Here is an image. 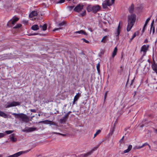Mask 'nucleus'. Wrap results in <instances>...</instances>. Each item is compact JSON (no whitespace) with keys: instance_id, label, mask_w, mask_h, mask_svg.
Returning <instances> with one entry per match:
<instances>
[{"instance_id":"1","label":"nucleus","mask_w":157,"mask_h":157,"mask_svg":"<svg viewBox=\"0 0 157 157\" xmlns=\"http://www.w3.org/2000/svg\"><path fill=\"white\" fill-rule=\"evenodd\" d=\"M136 20V15L133 14L128 16V24L127 26V31H129L133 27Z\"/></svg>"},{"instance_id":"2","label":"nucleus","mask_w":157,"mask_h":157,"mask_svg":"<svg viewBox=\"0 0 157 157\" xmlns=\"http://www.w3.org/2000/svg\"><path fill=\"white\" fill-rule=\"evenodd\" d=\"M12 114L14 116L15 118L21 119V121L27 123L29 121L28 117L24 113H12Z\"/></svg>"},{"instance_id":"3","label":"nucleus","mask_w":157,"mask_h":157,"mask_svg":"<svg viewBox=\"0 0 157 157\" xmlns=\"http://www.w3.org/2000/svg\"><path fill=\"white\" fill-rule=\"evenodd\" d=\"M100 9V6L98 5L94 6L89 5L87 7L86 10L88 12L92 11L94 13L99 11Z\"/></svg>"},{"instance_id":"4","label":"nucleus","mask_w":157,"mask_h":157,"mask_svg":"<svg viewBox=\"0 0 157 157\" xmlns=\"http://www.w3.org/2000/svg\"><path fill=\"white\" fill-rule=\"evenodd\" d=\"M115 0H105L102 3L103 9H105L108 6H112L114 3Z\"/></svg>"},{"instance_id":"5","label":"nucleus","mask_w":157,"mask_h":157,"mask_svg":"<svg viewBox=\"0 0 157 157\" xmlns=\"http://www.w3.org/2000/svg\"><path fill=\"white\" fill-rule=\"evenodd\" d=\"M19 19L17 17L14 16L8 22L7 25L9 27H12V25H14L18 20Z\"/></svg>"},{"instance_id":"6","label":"nucleus","mask_w":157,"mask_h":157,"mask_svg":"<svg viewBox=\"0 0 157 157\" xmlns=\"http://www.w3.org/2000/svg\"><path fill=\"white\" fill-rule=\"evenodd\" d=\"M20 105L18 102L13 101L12 102H7V104L5 105V107L6 108H8L11 107L15 106Z\"/></svg>"},{"instance_id":"7","label":"nucleus","mask_w":157,"mask_h":157,"mask_svg":"<svg viewBox=\"0 0 157 157\" xmlns=\"http://www.w3.org/2000/svg\"><path fill=\"white\" fill-rule=\"evenodd\" d=\"M84 5L80 4H78L74 9L75 11L79 12L83 9Z\"/></svg>"},{"instance_id":"8","label":"nucleus","mask_w":157,"mask_h":157,"mask_svg":"<svg viewBox=\"0 0 157 157\" xmlns=\"http://www.w3.org/2000/svg\"><path fill=\"white\" fill-rule=\"evenodd\" d=\"M36 130L37 128L36 127H28L22 130V131L24 132H33Z\"/></svg>"},{"instance_id":"9","label":"nucleus","mask_w":157,"mask_h":157,"mask_svg":"<svg viewBox=\"0 0 157 157\" xmlns=\"http://www.w3.org/2000/svg\"><path fill=\"white\" fill-rule=\"evenodd\" d=\"M148 45L147 44L144 45L142 47L141 50V53H142V52L143 53V56H144L145 55L146 52L148 49Z\"/></svg>"},{"instance_id":"10","label":"nucleus","mask_w":157,"mask_h":157,"mask_svg":"<svg viewBox=\"0 0 157 157\" xmlns=\"http://www.w3.org/2000/svg\"><path fill=\"white\" fill-rule=\"evenodd\" d=\"M75 33L77 36H80L81 35H84L87 36L88 35L87 33L84 30H82L76 31L75 32Z\"/></svg>"},{"instance_id":"11","label":"nucleus","mask_w":157,"mask_h":157,"mask_svg":"<svg viewBox=\"0 0 157 157\" xmlns=\"http://www.w3.org/2000/svg\"><path fill=\"white\" fill-rule=\"evenodd\" d=\"M41 122H43L44 123L46 124H49L50 125H54L55 126H57V124L56 123L51 121H48V120H45L41 121Z\"/></svg>"},{"instance_id":"12","label":"nucleus","mask_w":157,"mask_h":157,"mask_svg":"<svg viewBox=\"0 0 157 157\" xmlns=\"http://www.w3.org/2000/svg\"><path fill=\"white\" fill-rule=\"evenodd\" d=\"M121 22L120 21L119 25L118 26L116 32L115 33V35L116 36V39H119V36L120 33V24Z\"/></svg>"},{"instance_id":"13","label":"nucleus","mask_w":157,"mask_h":157,"mask_svg":"<svg viewBox=\"0 0 157 157\" xmlns=\"http://www.w3.org/2000/svg\"><path fill=\"white\" fill-rule=\"evenodd\" d=\"M25 151H19L14 154L13 155H10L7 157H18L23 153H25Z\"/></svg>"},{"instance_id":"14","label":"nucleus","mask_w":157,"mask_h":157,"mask_svg":"<svg viewBox=\"0 0 157 157\" xmlns=\"http://www.w3.org/2000/svg\"><path fill=\"white\" fill-rule=\"evenodd\" d=\"M80 95L81 94L79 93H78L75 96L73 103V105L75 104V102L78 100L80 96Z\"/></svg>"},{"instance_id":"15","label":"nucleus","mask_w":157,"mask_h":157,"mask_svg":"<svg viewBox=\"0 0 157 157\" xmlns=\"http://www.w3.org/2000/svg\"><path fill=\"white\" fill-rule=\"evenodd\" d=\"M151 16L148 17L146 20V22H145V23L144 25V26L143 27V29H142V31L143 32H144V30L145 29V28H146V27L147 25V24H148V22L149 21H150V20L151 19Z\"/></svg>"},{"instance_id":"16","label":"nucleus","mask_w":157,"mask_h":157,"mask_svg":"<svg viewBox=\"0 0 157 157\" xmlns=\"http://www.w3.org/2000/svg\"><path fill=\"white\" fill-rule=\"evenodd\" d=\"M38 15V13L37 11H33L29 15V17H33V16H36Z\"/></svg>"},{"instance_id":"17","label":"nucleus","mask_w":157,"mask_h":157,"mask_svg":"<svg viewBox=\"0 0 157 157\" xmlns=\"http://www.w3.org/2000/svg\"><path fill=\"white\" fill-rule=\"evenodd\" d=\"M67 116L68 114H66L63 117L60 119V121L61 123H63L65 122L67 118Z\"/></svg>"},{"instance_id":"18","label":"nucleus","mask_w":157,"mask_h":157,"mask_svg":"<svg viewBox=\"0 0 157 157\" xmlns=\"http://www.w3.org/2000/svg\"><path fill=\"white\" fill-rule=\"evenodd\" d=\"M39 27L44 31H45L47 28V24H45L43 25H40Z\"/></svg>"},{"instance_id":"19","label":"nucleus","mask_w":157,"mask_h":157,"mask_svg":"<svg viewBox=\"0 0 157 157\" xmlns=\"http://www.w3.org/2000/svg\"><path fill=\"white\" fill-rule=\"evenodd\" d=\"M14 135V134H13L10 136V139L12 142H15L17 140V138H15L13 136Z\"/></svg>"},{"instance_id":"20","label":"nucleus","mask_w":157,"mask_h":157,"mask_svg":"<svg viewBox=\"0 0 157 157\" xmlns=\"http://www.w3.org/2000/svg\"><path fill=\"white\" fill-rule=\"evenodd\" d=\"M132 145H129L128 146V149L124 151L123 152L124 153H126L128 152L131 150V148H132Z\"/></svg>"},{"instance_id":"21","label":"nucleus","mask_w":157,"mask_h":157,"mask_svg":"<svg viewBox=\"0 0 157 157\" xmlns=\"http://www.w3.org/2000/svg\"><path fill=\"white\" fill-rule=\"evenodd\" d=\"M134 9V5L132 4L129 8V13H132L133 12Z\"/></svg>"},{"instance_id":"22","label":"nucleus","mask_w":157,"mask_h":157,"mask_svg":"<svg viewBox=\"0 0 157 157\" xmlns=\"http://www.w3.org/2000/svg\"><path fill=\"white\" fill-rule=\"evenodd\" d=\"M0 116L4 118H7V115L4 112L0 110Z\"/></svg>"},{"instance_id":"23","label":"nucleus","mask_w":157,"mask_h":157,"mask_svg":"<svg viewBox=\"0 0 157 157\" xmlns=\"http://www.w3.org/2000/svg\"><path fill=\"white\" fill-rule=\"evenodd\" d=\"M152 67L153 70L157 73V65L155 64L154 63L152 64Z\"/></svg>"},{"instance_id":"24","label":"nucleus","mask_w":157,"mask_h":157,"mask_svg":"<svg viewBox=\"0 0 157 157\" xmlns=\"http://www.w3.org/2000/svg\"><path fill=\"white\" fill-rule=\"evenodd\" d=\"M31 29L33 30L36 31L39 29V26L38 25H33L31 27Z\"/></svg>"},{"instance_id":"25","label":"nucleus","mask_w":157,"mask_h":157,"mask_svg":"<svg viewBox=\"0 0 157 157\" xmlns=\"http://www.w3.org/2000/svg\"><path fill=\"white\" fill-rule=\"evenodd\" d=\"M117 47L114 48L113 52L112 54V56L114 57L116 55L117 52Z\"/></svg>"},{"instance_id":"26","label":"nucleus","mask_w":157,"mask_h":157,"mask_svg":"<svg viewBox=\"0 0 157 157\" xmlns=\"http://www.w3.org/2000/svg\"><path fill=\"white\" fill-rule=\"evenodd\" d=\"M138 32L137 31L135 32L130 39H133L136 36L138 35Z\"/></svg>"},{"instance_id":"27","label":"nucleus","mask_w":157,"mask_h":157,"mask_svg":"<svg viewBox=\"0 0 157 157\" xmlns=\"http://www.w3.org/2000/svg\"><path fill=\"white\" fill-rule=\"evenodd\" d=\"M93 153L92 152L90 151L86 153L84 155V157H86L89 155H90Z\"/></svg>"},{"instance_id":"28","label":"nucleus","mask_w":157,"mask_h":157,"mask_svg":"<svg viewBox=\"0 0 157 157\" xmlns=\"http://www.w3.org/2000/svg\"><path fill=\"white\" fill-rule=\"evenodd\" d=\"M100 64L99 63L97 64V65L96 66L97 69L98 73H100Z\"/></svg>"},{"instance_id":"29","label":"nucleus","mask_w":157,"mask_h":157,"mask_svg":"<svg viewBox=\"0 0 157 157\" xmlns=\"http://www.w3.org/2000/svg\"><path fill=\"white\" fill-rule=\"evenodd\" d=\"M101 132V131L100 130H98L94 134V138H95L97 135L99 134Z\"/></svg>"},{"instance_id":"30","label":"nucleus","mask_w":157,"mask_h":157,"mask_svg":"<svg viewBox=\"0 0 157 157\" xmlns=\"http://www.w3.org/2000/svg\"><path fill=\"white\" fill-rule=\"evenodd\" d=\"M21 25H22L21 24H17L13 27V29H18L20 28L21 27Z\"/></svg>"},{"instance_id":"31","label":"nucleus","mask_w":157,"mask_h":157,"mask_svg":"<svg viewBox=\"0 0 157 157\" xmlns=\"http://www.w3.org/2000/svg\"><path fill=\"white\" fill-rule=\"evenodd\" d=\"M66 24V23L65 22H61L59 23V25L58 26H59L61 27V26H62L63 25H64Z\"/></svg>"},{"instance_id":"32","label":"nucleus","mask_w":157,"mask_h":157,"mask_svg":"<svg viewBox=\"0 0 157 157\" xmlns=\"http://www.w3.org/2000/svg\"><path fill=\"white\" fill-rule=\"evenodd\" d=\"M13 131L12 130H8L6 131L5 132L7 134H9L12 133L13 132Z\"/></svg>"},{"instance_id":"33","label":"nucleus","mask_w":157,"mask_h":157,"mask_svg":"<svg viewBox=\"0 0 157 157\" xmlns=\"http://www.w3.org/2000/svg\"><path fill=\"white\" fill-rule=\"evenodd\" d=\"M98 147V146L94 147L93 148L91 151L92 152H93L94 151H95L97 149Z\"/></svg>"},{"instance_id":"34","label":"nucleus","mask_w":157,"mask_h":157,"mask_svg":"<svg viewBox=\"0 0 157 157\" xmlns=\"http://www.w3.org/2000/svg\"><path fill=\"white\" fill-rule=\"evenodd\" d=\"M52 134H56L59 135H61L63 136H64L65 135L64 134H61V133H59L56 132H52Z\"/></svg>"},{"instance_id":"35","label":"nucleus","mask_w":157,"mask_h":157,"mask_svg":"<svg viewBox=\"0 0 157 157\" xmlns=\"http://www.w3.org/2000/svg\"><path fill=\"white\" fill-rule=\"evenodd\" d=\"M6 134L4 133H0V138L3 137Z\"/></svg>"},{"instance_id":"36","label":"nucleus","mask_w":157,"mask_h":157,"mask_svg":"<svg viewBox=\"0 0 157 157\" xmlns=\"http://www.w3.org/2000/svg\"><path fill=\"white\" fill-rule=\"evenodd\" d=\"M86 11L85 10H84V11L82 13H81L80 14V15L81 16H84L86 14Z\"/></svg>"},{"instance_id":"37","label":"nucleus","mask_w":157,"mask_h":157,"mask_svg":"<svg viewBox=\"0 0 157 157\" xmlns=\"http://www.w3.org/2000/svg\"><path fill=\"white\" fill-rule=\"evenodd\" d=\"M124 138V136H123L122 137V138L119 141V142L121 144L123 143Z\"/></svg>"},{"instance_id":"38","label":"nucleus","mask_w":157,"mask_h":157,"mask_svg":"<svg viewBox=\"0 0 157 157\" xmlns=\"http://www.w3.org/2000/svg\"><path fill=\"white\" fill-rule=\"evenodd\" d=\"M148 145V144L147 143H145L144 144L141 146H142V147H144V146H146V145Z\"/></svg>"},{"instance_id":"39","label":"nucleus","mask_w":157,"mask_h":157,"mask_svg":"<svg viewBox=\"0 0 157 157\" xmlns=\"http://www.w3.org/2000/svg\"><path fill=\"white\" fill-rule=\"evenodd\" d=\"M65 0H59L58 2V3H61L64 2Z\"/></svg>"},{"instance_id":"40","label":"nucleus","mask_w":157,"mask_h":157,"mask_svg":"<svg viewBox=\"0 0 157 157\" xmlns=\"http://www.w3.org/2000/svg\"><path fill=\"white\" fill-rule=\"evenodd\" d=\"M83 42H85L86 43H89L90 41L87 40H83Z\"/></svg>"},{"instance_id":"41","label":"nucleus","mask_w":157,"mask_h":157,"mask_svg":"<svg viewBox=\"0 0 157 157\" xmlns=\"http://www.w3.org/2000/svg\"><path fill=\"white\" fill-rule=\"evenodd\" d=\"M61 29V28H56V29H54L53 31H55L56 30H59Z\"/></svg>"},{"instance_id":"42","label":"nucleus","mask_w":157,"mask_h":157,"mask_svg":"<svg viewBox=\"0 0 157 157\" xmlns=\"http://www.w3.org/2000/svg\"><path fill=\"white\" fill-rule=\"evenodd\" d=\"M142 148V146H137L136 147V148L137 149H140Z\"/></svg>"},{"instance_id":"43","label":"nucleus","mask_w":157,"mask_h":157,"mask_svg":"<svg viewBox=\"0 0 157 157\" xmlns=\"http://www.w3.org/2000/svg\"><path fill=\"white\" fill-rule=\"evenodd\" d=\"M74 6H69L68 7L70 10H71L73 8Z\"/></svg>"},{"instance_id":"44","label":"nucleus","mask_w":157,"mask_h":157,"mask_svg":"<svg viewBox=\"0 0 157 157\" xmlns=\"http://www.w3.org/2000/svg\"><path fill=\"white\" fill-rule=\"evenodd\" d=\"M31 112L33 113H36V110L35 109H31L30 110Z\"/></svg>"},{"instance_id":"45","label":"nucleus","mask_w":157,"mask_h":157,"mask_svg":"<svg viewBox=\"0 0 157 157\" xmlns=\"http://www.w3.org/2000/svg\"><path fill=\"white\" fill-rule=\"evenodd\" d=\"M114 128H113L112 129V130L110 132V134L112 135L113 132L114 131Z\"/></svg>"},{"instance_id":"46","label":"nucleus","mask_w":157,"mask_h":157,"mask_svg":"<svg viewBox=\"0 0 157 157\" xmlns=\"http://www.w3.org/2000/svg\"><path fill=\"white\" fill-rule=\"evenodd\" d=\"M56 126V127L51 126V128L53 129H56L57 128V126Z\"/></svg>"},{"instance_id":"47","label":"nucleus","mask_w":157,"mask_h":157,"mask_svg":"<svg viewBox=\"0 0 157 157\" xmlns=\"http://www.w3.org/2000/svg\"><path fill=\"white\" fill-rule=\"evenodd\" d=\"M101 42L103 43H105L106 42V40H101Z\"/></svg>"},{"instance_id":"48","label":"nucleus","mask_w":157,"mask_h":157,"mask_svg":"<svg viewBox=\"0 0 157 157\" xmlns=\"http://www.w3.org/2000/svg\"><path fill=\"white\" fill-rule=\"evenodd\" d=\"M154 21L153 20L151 23V27L154 24Z\"/></svg>"},{"instance_id":"49","label":"nucleus","mask_w":157,"mask_h":157,"mask_svg":"<svg viewBox=\"0 0 157 157\" xmlns=\"http://www.w3.org/2000/svg\"><path fill=\"white\" fill-rule=\"evenodd\" d=\"M154 131L155 133L157 134V129H155L154 130Z\"/></svg>"},{"instance_id":"50","label":"nucleus","mask_w":157,"mask_h":157,"mask_svg":"<svg viewBox=\"0 0 157 157\" xmlns=\"http://www.w3.org/2000/svg\"><path fill=\"white\" fill-rule=\"evenodd\" d=\"M107 37V36H104L102 38V39H105Z\"/></svg>"},{"instance_id":"51","label":"nucleus","mask_w":157,"mask_h":157,"mask_svg":"<svg viewBox=\"0 0 157 157\" xmlns=\"http://www.w3.org/2000/svg\"><path fill=\"white\" fill-rule=\"evenodd\" d=\"M88 30H89V31H90L91 32H92V30L91 29V28H89V29H88Z\"/></svg>"},{"instance_id":"52","label":"nucleus","mask_w":157,"mask_h":157,"mask_svg":"<svg viewBox=\"0 0 157 157\" xmlns=\"http://www.w3.org/2000/svg\"><path fill=\"white\" fill-rule=\"evenodd\" d=\"M144 126V123H143V124L142 125H141L140 126L141 127H143Z\"/></svg>"},{"instance_id":"53","label":"nucleus","mask_w":157,"mask_h":157,"mask_svg":"<svg viewBox=\"0 0 157 157\" xmlns=\"http://www.w3.org/2000/svg\"><path fill=\"white\" fill-rule=\"evenodd\" d=\"M2 155L0 154V157H2Z\"/></svg>"},{"instance_id":"54","label":"nucleus","mask_w":157,"mask_h":157,"mask_svg":"<svg viewBox=\"0 0 157 157\" xmlns=\"http://www.w3.org/2000/svg\"><path fill=\"white\" fill-rule=\"evenodd\" d=\"M148 146H149V148L150 149V146L148 144Z\"/></svg>"},{"instance_id":"55","label":"nucleus","mask_w":157,"mask_h":157,"mask_svg":"<svg viewBox=\"0 0 157 157\" xmlns=\"http://www.w3.org/2000/svg\"><path fill=\"white\" fill-rule=\"evenodd\" d=\"M27 21H25V22L27 23Z\"/></svg>"},{"instance_id":"56","label":"nucleus","mask_w":157,"mask_h":157,"mask_svg":"<svg viewBox=\"0 0 157 157\" xmlns=\"http://www.w3.org/2000/svg\"><path fill=\"white\" fill-rule=\"evenodd\" d=\"M133 81V80H132V82H131V84H132V83Z\"/></svg>"},{"instance_id":"57","label":"nucleus","mask_w":157,"mask_h":157,"mask_svg":"<svg viewBox=\"0 0 157 157\" xmlns=\"http://www.w3.org/2000/svg\"><path fill=\"white\" fill-rule=\"evenodd\" d=\"M154 31H155V29H153V33L154 32Z\"/></svg>"},{"instance_id":"58","label":"nucleus","mask_w":157,"mask_h":157,"mask_svg":"<svg viewBox=\"0 0 157 157\" xmlns=\"http://www.w3.org/2000/svg\"><path fill=\"white\" fill-rule=\"evenodd\" d=\"M81 39L83 40V39H85L84 38H82Z\"/></svg>"},{"instance_id":"59","label":"nucleus","mask_w":157,"mask_h":157,"mask_svg":"<svg viewBox=\"0 0 157 157\" xmlns=\"http://www.w3.org/2000/svg\"><path fill=\"white\" fill-rule=\"evenodd\" d=\"M71 0H67L68 1H70Z\"/></svg>"},{"instance_id":"60","label":"nucleus","mask_w":157,"mask_h":157,"mask_svg":"<svg viewBox=\"0 0 157 157\" xmlns=\"http://www.w3.org/2000/svg\"><path fill=\"white\" fill-rule=\"evenodd\" d=\"M156 89H157V87L156 88Z\"/></svg>"},{"instance_id":"61","label":"nucleus","mask_w":157,"mask_h":157,"mask_svg":"<svg viewBox=\"0 0 157 157\" xmlns=\"http://www.w3.org/2000/svg\"><path fill=\"white\" fill-rule=\"evenodd\" d=\"M107 93H106L105 95H106V94Z\"/></svg>"}]
</instances>
